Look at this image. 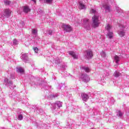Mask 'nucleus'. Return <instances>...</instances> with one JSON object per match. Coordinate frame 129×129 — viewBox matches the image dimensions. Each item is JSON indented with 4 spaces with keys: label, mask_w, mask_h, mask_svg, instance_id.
Here are the masks:
<instances>
[{
    "label": "nucleus",
    "mask_w": 129,
    "mask_h": 129,
    "mask_svg": "<svg viewBox=\"0 0 129 129\" xmlns=\"http://www.w3.org/2000/svg\"><path fill=\"white\" fill-rule=\"evenodd\" d=\"M92 21L93 23L92 24V26L93 28H97L99 26V20L98 19V16H96L94 15L93 17H92Z\"/></svg>",
    "instance_id": "nucleus-1"
},
{
    "label": "nucleus",
    "mask_w": 129,
    "mask_h": 129,
    "mask_svg": "<svg viewBox=\"0 0 129 129\" xmlns=\"http://www.w3.org/2000/svg\"><path fill=\"white\" fill-rule=\"evenodd\" d=\"M86 58H87V59H90L91 58H92V57H93V52H92V50H86Z\"/></svg>",
    "instance_id": "nucleus-2"
},
{
    "label": "nucleus",
    "mask_w": 129,
    "mask_h": 129,
    "mask_svg": "<svg viewBox=\"0 0 129 129\" xmlns=\"http://www.w3.org/2000/svg\"><path fill=\"white\" fill-rule=\"evenodd\" d=\"M63 29L66 32H71L72 31V27L70 25H63Z\"/></svg>",
    "instance_id": "nucleus-3"
},
{
    "label": "nucleus",
    "mask_w": 129,
    "mask_h": 129,
    "mask_svg": "<svg viewBox=\"0 0 129 129\" xmlns=\"http://www.w3.org/2000/svg\"><path fill=\"white\" fill-rule=\"evenodd\" d=\"M82 98L84 100V101H87L88 99H89V96L87 94H83L82 95Z\"/></svg>",
    "instance_id": "nucleus-4"
},
{
    "label": "nucleus",
    "mask_w": 129,
    "mask_h": 129,
    "mask_svg": "<svg viewBox=\"0 0 129 129\" xmlns=\"http://www.w3.org/2000/svg\"><path fill=\"white\" fill-rule=\"evenodd\" d=\"M4 15L5 16L7 17V18H9V17L11 16V11L10 10V9H5L4 11Z\"/></svg>",
    "instance_id": "nucleus-5"
},
{
    "label": "nucleus",
    "mask_w": 129,
    "mask_h": 129,
    "mask_svg": "<svg viewBox=\"0 0 129 129\" xmlns=\"http://www.w3.org/2000/svg\"><path fill=\"white\" fill-rule=\"evenodd\" d=\"M69 54L70 55H71V56H72V57L74 58V59H78V55H77L76 53L74 52V51H70Z\"/></svg>",
    "instance_id": "nucleus-6"
},
{
    "label": "nucleus",
    "mask_w": 129,
    "mask_h": 129,
    "mask_svg": "<svg viewBox=\"0 0 129 129\" xmlns=\"http://www.w3.org/2000/svg\"><path fill=\"white\" fill-rule=\"evenodd\" d=\"M23 11L24 13L27 14L29 12H31V9L29 8V6H24L23 7Z\"/></svg>",
    "instance_id": "nucleus-7"
},
{
    "label": "nucleus",
    "mask_w": 129,
    "mask_h": 129,
    "mask_svg": "<svg viewBox=\"0 0 129 129\" xmlns=\"http://www.w3.org/2000/svg\"><path fill=\"white\" fill-rule=\"evenodd\" d=\"M79 8L80 10H84V9H86V7L82 3L80 2Z\"/></svg>",
    "instance_id": "nucleus-8"
},
{
    "label": "nucleus",
    "mask_w": 129,
    "mask_h": 129,
    "mask_svg": "<svg viewBox=\"0 0 129 129\" xmlns=\"http://www.w3.org/2000/svg\"><path fill=\"white\" fill-rule=\"evenodd\" d=\"M17 72H19V73H24V72H25V71H24V69L22 68H19L18 69Z\"/></svg>",
    "instance_id": "nucleus-9"
},
{
    "label": "nucleus",
    "mask_w": 129,
    "mask_h": 129,
    "mask_svg": "<svg viewBox=\"0 0 129 129\" xmlns=\"http://www.w3.org/2000/svg\"><path fill=\"white\" fill-rule=\"evenodd\" d=\"M113 76H114V77H119V76H120V73L117 72H115L114 73Z\"/></svg>",
    "instance_id": "nucleus-10"
},
{
    "label": "nucleus",
    "mask_w": 129,
    "mask_h": 129,
    "mask_svg": "<svg viewBox=\"0 0 129 129\" xmlns=\"http://www.w3.org/2000/svg\"><path fill=\"white\" fill-rule=\"evenodd\" d=\"M83 79L86 82H88L89 81V78L87 75H86L84 77Z\"/></svg>",
    "instance_id": "nucleus-11"
},
{
    "label": "nucleus",
    "mask_w": 129,
    "mask_h": 129,
    "mask_svg": "<svg viewBox=\"0 0 129 129\" xmlns=\"http://www.w3.org/2000/svg\"><path fill=\"white\" fill-rule=\"evenodd\" d=\"M118 34L120 37H123V36H124L125 32L123 31H120Z\"/></svg>",
    "instance_id": "nucleus-12"
},
{
    "label": "nucleus",
    "mask_w": 129,
    "mask_h": 129,
    "mask_svg": "<svg viewBox=\"0 0 129 129\" xmlns=\"http://www.w3.org/2000/svg\"><path fill=\"white\" fill-rule=\"evenodd\" d=\"M83 69L85 70V72H87V73L90 72V69H89V68L83 67Z\"/></svg>",
    "instance_id": "nucleus-13"
},
{
    "label": "nucleus",
    "mask_w": 129,
    "mask_h": 129,
    "mask_svg": "<svg viewBox=\"0 0 129 129\" xmlns=\"http://www.w3.org/2000/svg\"><path fill=\"white\" fill-rule=\"evenodd\" d=\"M114 59L116 60V62L118 63V62L119 61V57H118V56L115 55L114 57Z\"/></svg>",
    "instance_id": "nucleus-14"
},
{
    "label": "nucleus",
    "mask_w": 129,
    "mask_h": 129,
    "mask_svg": "<svg viewBox=\"0 0 129 129\" xmlns=\"http://www.w3.org/2000/svg\"><path fill=\"white\" fill-rule=\"evenodd\" d=\"M106 30L107 31H109L110 29H111V26H110V25L108 24L106 27H105Z\"/></svg>",
    "instance_id": "nucleus-15"
},
{
    "label": "nucleus",
    "mask_w": 129,
    "mask_h": 129,
    "mask_svg": "<svg viewBox=\"0 0 129 129\" xmlns=\"http://www.w3.org/2000/svg\"><path fill=\"white\" fill-rule=\"evenodd\" d=\"M113 34V33L112 32H109V33L107 34V36H108L109 39H112Z\"/></svg>",
    "instance_id": "nucleus-16"
},
{
    "label": "nucleus",
    "mask_w": 129,
    "mask_h": 129,
    "mask_svg": "<svg viewBox=\"0 0 129 129\" xmlns=\"http://www.w3.org/2000/svg\"><path fill=\"white\" fill-rule=\"evenodd\" d=\"M4 4L5 5H6V6H9L11 4V2L9 1H5Z\"/></svg>",
    "instance_id": "nucleus-17"
},
{
    "label": "nucleus",
    "mask_w": 129,
    "mask_h": 129,
    "mask_svg": "<svg viewBox=\"0 0 129 129\" xmlns=\"http://www.w3.org/2000/svg\"><path fill=\"white\" fill-rule=\"evenodd\" d=\"M103 8L106 10H108V11H109V9H110V7L107 5H104Z\"/></svg>",
    "instance_id": "nucleus-18"
},
{
    "label": "nucleus",
    "mask_w": 129,
    "mask_h": 129,
    "mask_svg": "<svg viewBox=\"0 0 129 129\" xmlns=\"http://www.w3.org/2000/svg\"><path fill=\"white\" fill-rule=\"evenodd\" d=\"M44 2L46 3V4H51V3L53 2V0H45Z\"/></svg>",
    "instance_id": "nucleus-19"
},
{
    "label": "nucleus",
    "mask_w": 129,
    "mask_h": 129,
    "mask_svg": "<svg viewBox=\"0 0 129 129\" xmlns=\"http://www.w3.org/2000/svg\"><path fill=\"white\" fill-rule=\"evenodd\" d=\"M18 118L19 120H22L23 119V115L22 114L19 115Z\"/></svg>",
    "instance_id": "nucleus-20"
},
{
    "label": "nucleus",
    "mask_w": 129,
    "mask_h": 129,
    "mask_svg": "<svg viewBox=\"0 0 129 129\" xmlns=\"http://www.w3.org/2000/svg\"><path fill=\"white\" fill-rule=\"evenodd\" d=\"M32 34H34V35H36V34H37V30L35 29H32Z\"/></svg>",
    "instance_id": "nucleus-21"
},
{
    "label": "nucleus",
    "mask_w": 129,
    "mask_h": 129,
    "mask_svg": "<svg viewBox=\"0 0 129 129\" xmlns=\"http://www.w3.org/2000/svg\"><path fill=\"white\" fill-rule=\"evenodd\" d=\"M34 51L35 53H38V52H39V49H38L37 47H34Z\"/></svg>",
    "instance_id": "nucleus-22"
},
{
    "label": "nucleus",
    "mask_w": 129,
    "mask_h": 129,
    "mask_svg": "<svg viewBox=\"0 0 129 129\" xmlns=\"http://www.w3.org/2000/svg\"><path fill=\"white\" fill-rule=\"evenodd\" d=\"M101 54L102 57H105V56H106V54H105V52L104 51L102 52Z\"/></svg>",
    "instance_id": "nucleus-23"
},
{
    "label": "nucleus",
    "mask_w": 129,
    "mask_h": 129,
    "mask_svg": "<svg viewBox=\"0 0 129 129\" xmlns=\"http://www.w3.org/2000/svg\"><path fill=\"white\" fill-rule=\"evenodd\" d=\"M13 43L15 44V45L18 44V41H17V39H14Z\"/></svg>",
    "instance_id": "nucleus-24"
},
{
    "label": "nucleus",
    "mask_w": 129,
    "mask_h": 129,
    "mask_svg": "<svg viewBox=\"0 0 129 129\" xmlns=\"http://www.w3.org/2000/svg\"><path fill=\"white\" fill-rule=\"evenodd\" d=\"M119 116H122V113L120 112V111H118Z\"/></svg>",
    "instance_id": "nucleus-25"
},
{
    "label": "nucleus",
    "mask_w": 129,
    "mask_h": 129,
    "mask_svg": "<svg viewBox=\"0 0 129 129\" xmlns=\"http://www.w3.org/2000/svg\"><path fill=\"white\" fill-rule=\"evenodd\" d=\"M52 33H53V31L52 30H49L48 32L49 35H52Z\"/></svg>",
    "instance_id": "nucleus-26"
},
{
    "label": "nucleus",
    "mask_w": 129,
    "mask_h": 129,
    "mask_svg": "<svg viewBox=\"0 0 129 129\" xmlns=\"http://www.w3.org/2000/svg\"><path fill=\"white\" fill-rule=\"evenodd\" d=\"M91 12L92 13H93V14H95V13H96V11L94 10V9H92Z\"/></svg>",
    "instance_id": "nucleus-27"
},
{
    "label": "nucleus",
    "mask_w": 129,
    "mask_h": 129,
    "mask_svg": "<svg viewBox=\"0 0 129 129\" xmlns=\"http://www.w3.org/2000/svg\"><path fill=\"white\" fill-rule=\"evenodd\" d=\"M32 2H34V3H35V4H36V0H31Z\"/></svg>",
    "instance_id": "nucleus-28"
},
{
    "label": "nucleus",
    "mask_w": 129,
    "mask_h": 129,
    "mask_svg": "<svg viewBox=\"0 0 129 129\" xmlns=\"http://www.w3.org/2000/svg\"><path fill=\"white\" fill-rule=\"evenodd\" d=\"M10 84H12V82L11 81H10Z\"/></svg>",
    "instance_id": "nucleus-29"
}]
</instances>
